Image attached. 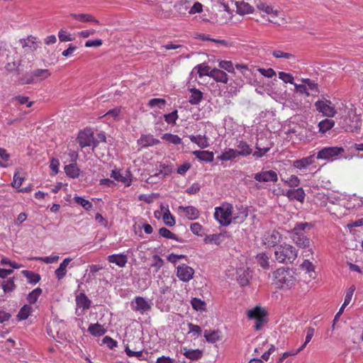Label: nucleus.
<instances>
[{
    "label": "nucleus",
    "mask_w": 363,
    "mask_h": 363,
    "mask_svg": "<svg viewBox=\"0 0 363 363\" xmlns=\"http://www.w3.org/2000/svg\"><path fill=\"white\" fill-rule=\"evenodd\" d=\"M162 139L174 145H178L182 143V139L177 135L171 133H165L162 135Z\"/></svg>",
    "instance_id": "79ce46f5"
},
{
    "label": "nucleus",
    "mask_w": 363,
    "mask_h": 363,
    "mask_svg": "<svg viewBox=\"0 0 363 363\" xmlns=\"http://www.w3.org/2000/svg\"><path fill=\"white\" fill-rule=\"evenodd\" d=\"M227 237L228 234L226 232L207 235L204 238L203 241L206 244L218 245L222 243Z\"/></svg>",
    "instance_id": "4468645a"
},
{
    "label": "nucleus",
    "mask_w": 363,
    "mask_h": 363,
    "mask_svg": "<svg viewBox=\"0 0 363 363\" xmlns=\"http://www.w3.org/2000/svg\"><path fill=\"white\" fill-rule=\"evenodd\" d=\"M355 289H356L355 286L354 285H352L347 290V292H346V294L345 296L344 303L342 305V306L345 308L347 305H349V303H350V301L352 300V297L353 296V294H354Z\"/></svg>",
    "instance_id": "8fccbe9b"
},
{
    "label": "nucleus",
    "mask_w": 363,
    "mask_h": 363,
    "mask_svg": "<svg viewBox=\"0 0 363 363\" xmlns=\"http://www.w3.org/2000/svg\"><path fill=\"white\" fill-rule=\"evenodd\" d=\"M220 331L218 330H204V337L206 341L209 343H216V342L220 340Z\"/></svg>",
    "instance_id": "6ab92c4d"
},
{
    "label": "nucleus",
    "mask_w": 363,
    "mask_h": 363,
    "mask_svg": "<svg viewBox=\"0 0 363 363\" xmlns=\"http://www.w3.org/2000/svg\"><path fill=\"white\" fill-rule=\"evenodd\" d=\"M1 286L5 292L12 291L16 287L13 279H9V280L4 281Z\"/></svg>",
    "instance_id": "6e6d98bb"
},
{
    "label": "nucleus",
    "mask_w": 363,
    "mask_h": 363,
    "mask_svg": "<svg viewBox=\"0 0 363 363\" xmlns=\"http://www.w3.org/2000/svg\"><path fill=\"white\" fill-rule=\"evenodd\" d=\"M274 257L279 263H292L297 257V251L294 246L284 243L276 248Z\"/></svg>",
    "instance_id": "7ed1b4c3"
},
{
    "label": "nucleus",
    "mask_w": 363,
    "mask_h": 363,
    "mask_svg": "<svg viewBox=\"0 0 363 363\" xmlns=\"http://www.w3.org/2000/svg\"><path fill=\"white\" fill-rule=\"evenodd\" d=\"M190 91L191 95L189 97V103L192 105L199 104L203 99V93L196 89H191Z\"/></svg>",
    "instance_id": "2f4dec72"
},
{
    "label": "nucleus",
    "mask_w": 363,
    "mask_h": 363,
    "mask_svg": "<svg viewBox=\"0 0 363 363\" xmlns=\"http://www.w3.org/2000/svg\"><path fill=\"white\" fill-rule=\"evenodd\" d=\"M253 178L259 182H276L278 180V175L275 171H262L254 174Z\"/></svg>",
    "instance_id": "1a4fd4ad"
},
{
    "label": "nucleus",
    "mask_w": 363,
    "mask_h": 363,
    "mask_svg": "<svg viewBox=\"0 0 363 363\" xmlns=\"http://www.w3.org/2000/svg\"><path fill=\"white\" fill-rule=\"evenodd\" d=\"M194 274V269L184 264L177 267V275L183 281H190L193 278Z\"/></svg>",
    "instance_id": "9d476101"
},
{
    "label": "nucleus",
    "mask_w": 363,
    "mask_h": 363,
    "mask_svg": "<svg viewBox=\"0 0 363 363\" xmlns=\"http://www.w3.org/2000/svg\"><path fill=\"white\" fill-rule=\"evenodd\" d=\"M279 78L281 79L284 83H289L291 84H294V77L289 74L284 72H279Z\"/></svg>",
    "instance_id": "864d4df0"
},
{
    "label": "nucleus",
    "mask_w": 363,
    "mask_h": 363,
    "mask_svg": "<svg viewBox=\"0 0 363 363\" xmlns=\"http://www.w3.org/2000/svg\"><path fill=\"white\" fill-rule=\"evenodd\" d=\"M74 200L77 204L82 206L86 211H89L93 207L92 203L89 201L86 200L81 196H75Z\"/></svg>",
    "instance_id": "de8ad7c7"
},
{
    "label": "nucleus",
    "mask_w": 363,
    "mask_h": 363,
    "mask_svg": "<svg viewBox=\"0 0 363 363\" xmlns=\"http://www.w3.org/2000/svg\"><path fill=\"white\" fill-rule=\"evenodd\" d=\"M125 352L126 354L129 357H136L138 359L142 360L144 359L145 357H143V352L140 350H130L128 345L125 346Z\"/></svg>",
    "instance_id": "a18cd8bd"
},
{
    "label": "nucleus",
    "mask_w": 363,
    "mask_h": 363,
    "mask_svg": "<svg viewBox=\"0 0 363 363\" xmlns=\"http://www.w3.org/2000/svg\"><path fill=\"white\" fill-rule=\"evenodd\" d=\"M236 147L238 156L247 157L252 153V150L245 141H240Z\"/></svg>",
    "instance_id": "4be33fe9"
},
{
    "label": "nucleus",
    "mask_w": 363,
    "mask_h": 363,
    "mask_svg": "<svg viewBox=\"0 0 363 363\" xmlns=\"http://www.w3.org/2000/svg\"><path fill=\"white\" fill-rule=\"evenodd\" d=\"M41 294H42V289L40 288H36L34 290H33L28 295L27 300H28V303L30 304L35 303L37 301L38 297L41 295Z\"/></svg>",
    "instance_id": "37998d69"
},
{
    "label": "nucleus",
    "mask_w": 363,
    "mask_h": 363,
    "mask_svg": "<svg viewBox=\"0 0 363 363\" xmlns=\"http://www.w3.org/2000/svg\"><path fill=\"white\" fill-rule=\"evenodd\" d=\"M272 55L276 58H286L288 60H294L295 56L289 52H284L281 50H274L272 52Z\"/></svg>",
    "instance_id": "3c124183"
},
{
    "label": "nucleus",
    "mask_w": 363,
    "mask_h": 363,
    "mask_svg": "<svg viewBox=\"0 0 363 363\" xmlns=\"http://www.w3.org/2000/svg\"><path fill=\"white\" fill-rule=\"evenodd\" d=\"M161 210H165L163 215V221L168 226H174L175 225V220L173 216L170 213L168 208H165L162 205L161 206Z\"/></svg>",
    "instance_id": "f704fd0d"
},
{
    "label": "nucleus",
    "mask_w": 363,
    "mask_h": 363,
    "mask_svg": "<svg viewBox=\"0 0 363 363\" xmlns=\"http://www.w3.org/2000/svg\"><path fill=\"white\" fill-rule=\"evenodd\" d=\"M209 77H213L216 82L225 84L228 81L227 74L224 71L216 68L211 70Z\"/></svg>",
    "instance_id": "f3484780"
},
{
    "label": "nucleus",
    "mask_w": 363,
    "mask_h": 363,
    "mask_svg": "<svg viewBox=\"0 0 363 363\" xmlns=\"http://www.w3.org/2000/svg\"><path fill=\"white\" fill-rule=\"evenodd\" d=\"M66 174L72 178H77L79 175L80 170L76 164H70L65 167Z\"/></svg>",
    "instance_id": "473e14b6"
},
{
    "label": "nucleus",
    "mask_w": 363,
    "mask_h": 363,
    "mask_svg": "<svg viewBox=\"0 0 363 363\" xmlns=\"http://www.w3.org/2000/svg\"><path fill=\"white\" fill-rule=\"evenodd\" d=\"M284 195L291 201L296 200L303 203L305 199L306 194L302 188L291 189L286 191Z\"/></svg>",
    "instance_id": "ddd939ff"
},
{
    "label": "nucleus",
    "mask_w": 363,
    "mask_h": 363,
    "mask_svg": "<svg viewBox=\"0 0 363 363\" xmlns=\"http://www.w3.org/2000/svg\"><path fill=\"white\" fill-rule=\"evenodd\" d=\"M284 182L290 187H297L300 184V179L296 175H291L287 180H285Z\"/></svg>",
    "instance_id": "bf43d9fd"
},
{
    "label": "nucleus",
    "mask_w": 363,
    "mask_h": 363,
    "mask_svg": "<svg viewBox=\"0 0 363 363\" xmlns=\"http://www.w3.org/2000/svg\"><path fill=\"white\" fill-rule=\"evenodd\" d=\"M237 12L240 14L252 13L254 11L253 7L245 1H237L235 3Z\"/></svg>",
    "instance_id": "c85d7f7f"
},
{
    "label": "nucleus",
    "mask_w": 363,
    "mask_h": 363,
    "mask_svg": "<svg viewBox=\"0 0 363 363\" xmlns=\"http://www.w3.org/2000/svg\"><path fill=\"white\" fill-rule=\"evenodd\" d=\"M70 16L81 22H94L99 23V21L94 16L89 13H71Z\"/></svg>",
    "instance_id": "7c9ffc66"
},
{
    "label": "nucleus",
    "mask_w": 363,
    "mask_h": 363,
    "mask_svg": "<svg viewBox=\"0 0 363 363\" xmlns=\"http://www.w3.org/2000/svg\"><path fill=\"white\" fill-rule=\"evenodd\" d=\"M301 82H303V84L311 91L318 92V86L317 83H315L310 79H301Z\"/></svg>",
    "instance_id": "4d7b16f0"
},
{
    "label": "nucleus",
    "mask_w": 363,
    "mask_h": 363,
    "mask_svg": "<svg viewBox=\"0 0 363 363\" xmlns=\"http://www.w3.org/2000/svg\"><path fill=\"white\" fill-rule=\"evenodd\" d=\"M135 303L136 306L134 308V310L136 311H139L140 313H144L150 309V304L141 296H137L135 298Z\"/></svg>",
    "instance_id": "2eb2a0df"
},
{
    "label": "nucleus",
    "mask_w": 363,
    "mask_h": 363,
    "mask_svg": "<svg viewBox=\"0 0 363 363\" xmlns=\"http://www.w3.org/2000/svg\"><path fill=\"white\" fill-rule=\"evenodd\" d=\"M257 260L259 264L264 269H269V257L265 253L257 255Z\"/></svg>",
    "instance_id": "49530a36"
},
{
    "label": "nucleus",
    "mask_w": 363,
    "mask_h": 363,
    "mask_svg": "<svg viewBox=\"0 0 363 363\" xmlns=\"http://www.w3.org/2000/svg\"><path fill=\"white\" fill-rule=\"evenodd\" d=\"M32 75L35 79L39 78V81H42L49 77L50 76V72L47 69H38L32 72Z\"/></svg>",
    "instance_id": "ea45409f"
},
{
    "label": "nucleus",
    "mask_w": 363,
    "mask_h": 363,
    "mask_svg": "<svg viewBox=\"0 0 363 363\" xmlns=\"http://www.w3.org/2000/svg\"><path fill=\"white\" fill-rule=\"evenodd\" d=\"M30 259L40 260L46 264H50V263H54V262H56L57 261H58L59 256L55 255V256H50V257H35L30 258Z\"/></svg>",
    "instance_id": "603ef678"
},
{
    "label": "nucleus",
    "mask_w": 363,
    "mask_h": 363,
    "mask_svg": "<svg viewBox=\"0 0 363 363\" xmlns=\"http://www.w3.org/2000/svg\"><path fill=\"white\" fill-rule=\"evenodd\" d=\"M88 331L94 336H101L106 333V330L99 324H91Z\"/></svg>",
    "instance_id": "c9c22d12"
},
{
    "label": "nucleus",
    "mask_w": 363,
    "mask_h": 363,
    "mask_svg": "<svg viewBox=\"0 0 363 363\" xmlns=\"http://www.w3.org/2000/svg\"><path fill=\"white\" fill-rule=\"evenodd\" d=\"M22 274L26 277L28 281L30 284H35L40 280V275L33 272L23 270L22 271Z\"/></svg>",
    "instance_id": "58836bf2"
},
{
    "label": "nucleus",
    "mask_w": 363,
    "mask_h": 363,
    "mask_svg": "<svg viewBox=\"0 0 363 363\" xmlns=\"http://www.w3.org/2000/svg\"><path fill=\"white\" fill-rule=\"evenodd\" d=\"M258 71L262 75L267 78H272L277 75L276 72L272 68H259L258 69Z\"/></svg>",
    "instance_id": "680f3d73"
},
{
    "label": "nucleus",
    "mask_w": 363,
    "mask_h": 363,
    "mask_svg": "<svg viewBox=\"0 0 363 363\" xmlns=\"http://www.w3.org/2000/svg\"><path fill=\"white\" fill-rule=\"evenodd\" d=\"M354 123L353 125H350L346 128V130L349 132H354L356 130H358L360 128L361 123L359 121V118L357 116H353V121Z\"/></svg>",
    "instance_id": "052dcab7"
},
{
    "label": "nucleus",
    "mask_w": 363,
    "mask_h": 363,
    "mask_svg": "<svg viewBox=\"0 0 363 363\" xmlns=\"http://www.w3.org/2000/svg\"><path fill=\"white\" fill-rule=\"evenodd\" d=\"M233 208V205L229 203L217 207L214 213L215 218L222 225H228L231 223Z\"/></svg>",
    "instance_id": "20e7f679"
},
{
    "label": "nucleus",
    "mask_w": 363,
    "mask_h": 363,
    "mask_svg": "<svg viewBox=\"0 0 363 363\" xmlns=\"http://www.w3.org/2000/svg\"><path fill=\"white\" fill-rule=\"evenodd\" d=\"M238 157V155L236 150L229 148L227 150H225V152H223L221 154V155L219 156L218 158L220 159V160L228 161V160H233Z\"/></svg>",
    "instance_id": "72a5a7b5"
},
{
    "label": "nucleus",
    "mask_w": 363,
    "mask_h": 363,
    "mask_svg": "<svg viewBox=\"0 0 363 363\" xmlns=\"http://www.w3.org/2000/svg\"><path fill=\"white\" fill-rule=\"evenodd\" d=\"M108 260L111 263H114L120 267H123L127 263V257L124 255H112L108 257Z\"/></svg>",
    "instance_id": "393cba45"
},
{
    "label": "nucleus",
    "mask_w": 363,
    "mask_h": 363,
    "mask_svg": "<svg viewBox=\"0 0 363 363\" xmlns=\"http://www.w3.org/2000/svg\"><path fill=\"white\" fill-rule=\"evenodd\" d=\"M335 125V121L330 119H325L318 123L319 131L325 133L330 130Z\"/></svg>",
    "instance_id": "4c0bfd02"
},
{
    "label": "nucleus",
    "mask_w": 363,
    "mask_h": 363,
    "mask_svg": "<svg viewBox=\"0 0 363 363\" xmlns=\"http://www.w3.org/2000/svg\"><path fill=\"white\" fill-rule=\"evenodd\" d=\"M219 67L228 72H233L234 67L231 61H221L219 63Z\"/></svg>",
    "instance_id": "0e129e2a"
},
{
    "label": "nucleus",
    "mask_w": 363,
    "mask_h": 363,
    "mask_svg": "<svg viewBox=\"0 0 363 363\" xmlns=\"http://www.w3.org/2000/svg\"><path fill=\"white\" fill-rule=\"evenodd\" d=\"M159 233L163 238L175 240L177 241H181V240L175 234L172 233L169 230H168L166 228H161L159 230Z\"/></svg>",
    "instance_id": "c03bdc74"
},
{
    "label": "nucleus",
    "mask_w": 363,
    "mask_h": 363,
    "mask_svg": "<svg viewBox=\"0 0 363 363\" xmlns=\"http://www.w3.org/2000/svg\"><path fill=\"white\" fill-rule=\"evenodd\" d=\"M165 104H166V101L164 99H157V98L152 99L148 102V105L152 108L155 107V106H158L159 108H161Z\"/></svg>",
    "instance_id": "13d9d810"
},
{
    "label": "nucleus",
    "mask_w": 363,
    "mask_h": 363,
    "mask_svg": "<svg viewBox=\"0 0 363 363\" xmlns=\"http://www.w3.org/2000/svg\"><path fill=\"white\" fill-rule=\"evenodd\" d=\"M313 163V155L303 157L301 160H295L293 162V166L295 168L302 169H306L308 166Z\"/></svg>",
    "instance_id": "5701e85b"
},
{
    "label": "nucleus",
    "mask_w": 363,
    "mask_h": 363,
    "mask_svg": "<svg viewBox=\"0 0 363 363\" xmlns=\"http://www.w3.org/2000/svg\"><path fill=\"white\" fill-rule=\"evenodd\" d=\"M9 155L7 153L6 150L4 148L0 147V157L2 159V162L0 161V167H6V162L9 160Z\"/></svg>",
    "instance_id": "69168bd1"
},
{
    "label": "nucleus",
    "mask_w": 363,
    "mask_h": 363,
    "mask_svg": "<svg viewBox=\"0 0 363 363\" xmlns=\"http://www.w3.org/2000/svg\"><path fill=\"white\" fill-rule=\"evenodd\" d=\"M237 274L239 284L242 286L247 285L251 278L250 272L248 270L239 269L237 271Z\"/></svg>",
    "instance_id": "b1692460"
},
{
    "label": "nucleus",
    "mask_w": 363,
    "mask_h": 363,
    "mask_svg": "<svg viewBox=\"0 0 363 363\" xmlns=\"http://www.w3.org/2000/svg\"><path fill=\"white\" fill-rule=\"evenodd\" d=\"M191 306L196 311H205L206 309V303L204 301H201L200 298H194L191 301Z\"/></svg>",
    "instance_id": "09e8293b"
},
{
    "label": "nucleus",
    "mask_w": 363,
    "mask_h": 363,
    "mask_svg": "<svg viewBox=\"0 0 363 363\" xmlns=\"http://www.w3.org/2000/svg\"><path fill=\"white\" fill-rule=\"evenodd\" d=\"M93 132L91 129H84L80 131L77 138L78 143L82 147L91 146Z\"/></svg>",
    "instance_id": "f8f14e48"
},
{
    "label": "nucleus",
    "mask_w": 363,
    "mask_h": 363,
    "mask_svg": "<svg viewBox=\"0 0 363 363\" xmlns=\"http://www.w3.org/2000/svg\"><path fill=\"white\" fill-rule=\"evenodd\" d=\"M247 315L250 319L256 320L255 328L256 330L262 329L263 325L267 323V313L264 308L260 306H256L254 308L248 310Z\"/></svg>",
    "instance_id": "39448f33"
},
{
    "label": "nucleus",
    "mask_w": 363,
    "mask_h": 363,
    "mask_svg": "<svg viewBox=\"0 0 363 363\" xmlns=\"http://www.w3.org/2000/svg\"><path fill=\"white\" fill-rule=\"evenodd\" d=\"M35 40V37L30 35L26 39H21L20 41L23 48H28L29 51H34L38 48Z\"/></svg>",
    "instance_id": "412c9836"
},
{
    "label": "nucleus",
    "mask_w": 363,
    "mask_h": 363,
    "mask_svg": "<svg viewBox=\"0 0 363 363\" xmlns=\"http://www.w3.org/2000/svg\"><path fill=\"white\" fill-rule=\"evenodd\" d=\"M193 155L201 161L212 162L213 160V153L212 152L195 150L193 152Z\"/></svg>",
    "instance_id": "bb28decb"
},
{
    "label": "nucleus",
    "mask_w": 363,
    "mask_h": 363,
    "mask_svg": "<svg viewBox=\"0 0 363 363\" xmlns=\"http://www.w3.org/2000/svg\"><path fill=\"white\" fill-rule=\"evenodd\" d=\"M77 306L79 308H82L84 310L89 308L91 306V301L84 294L81 293L76 297Z\"/></svg>",
    "instance_id": "cd10ccee"
},
{
    "label": "nucleus",
    "mask_w": 363,
    "mask_h": 363,
    "mask_svg": "<svg viewBox=\"0 0 363 363\" xmlns=\"http://www.w3.org/2000/svg\"><path fill=\"white\" fill-rule=\"evenodd\" d=\"M313 225L310 223H296L294 228L289 231L290 238L293 242L299 247L308 249V252L312 254V250L310 248L311 240L305 235L303 232L311 230Z\"/></svg>",
    "instance_id": "f257e3e1"
},
{
    "label": "nucleus",
    "mask_w": 363,
    "mask_h": 363,
    "mask_svg": "<svg viewBox=\"0 0 363 363\" xmlns=\"http://www.w3.org/2000/svg\"><path fill=\"white\" fill-rule=\"evenodd\" d=\"M273 284L280 289H290L296 282L295 273L289 268H279L273 273Z\"/></svg>",
    "instance_id": "f03ea898"
},
{
    "label": "nucleus",
    "mask_w": 363,
    "mask_h": 363,
    "mask_svg": "<svg viewBox=\"0 0 363 363\" xmlns=\"http://www.w3.org/2000/svg\"><path fill=\"white\" fill-rule=\"evenodd\" d=\"M72 261V258H65L63 262L60 264L59 267L55 270V276L58 280L62 279L67 274V267Z\"/></svg>",
    "instance_id": "aec40b11"
},
{
    "label": "nucleus",
    "mask_w": 363,
    "mask_h": 363,
    "mask_svg": "<svg viewBox=\"0 0 363 363\" xmlns=\"http://www.w3.org/2000/svg\"><path fill=\"white\" fill-rule=\"evenodd\" d=\"M281 235L276 230L267 232L264 236V243L269 247H274L281 240Z\"/></svg>",
    "instance_id": "9b49d317"
},
{
    "label": "nucleus",
    "mask_w": 363,
    "mask_h": 363,
    "mask_svg": "<svg viewBox=\"0 0 363 363\" xmlns=\"http://www.w3.org/2000/svg\"><path fill=\"white\" fill-rule=\"evenodd\" d=\"M210 72H211L210 67H208L204 64H201V65H198V73L200 77H202L204 75L209 76Z\"/></svg>",
    "instance_id": "e2e57ef3"
},
{
    "label": "nucleus",
    "mask_w": 363,
    "mask_h": 363,
    "mask_svg": "<svg viewBox=\"0 0 363 363\" xmlns=\"http://www.w3.org/2000/svg\"><path fill=\"white\" fill-rule=\"evenodd\" d=\"M33 311L30 305H24L18 312L17 318L19 320H23L28 318Z\"/></svg>",
    "instance_id": "e433bc0d"
},
{
    "label": "nucleus",
    "mask_w": 363,
    "mask_h": 363,
    "mask_svg": "<svg viewBox=\"0 0 363 363\" xmlns=\"http://www.w3.org/2000/svg\"><path fill=\"white\" fill-rule=\"evenodd\" d=\"M24 178L22 177H20L18 175V173L16 172L13 176V182H12V186L13 188L19 189L20 186L22 184V182L23 181Z\"/></svg>",
    "instance_id": "774afa93"
},
{
    "label": "nucleus",
    "mask_w": 363,
    "mask_h": 363,
    "mask_svg": "<svg viewBox=\"0 0 363 363\" xmlns=\"http://www.w3.org/2000/svg\"><path fill=\"white\" fill-rule=\"evenodd\" d=\"M315 106L318 111L322 113L323 116L327 117H333L337 112L335 107L331 106L330 101H317L315 103Z\"/></svg>",
    "instance_id": "6e6552de"
},
{
    "label": "nucleus",
    "mask_w": 363,
    "mask_h": 363,
    "mask_svg": "<svg viewBox=\"0 0 363 363\" xmlns=\"http://www.w3.org/2000/svg\"><path fill=\"white\" fill-rule=\"evenodd\" d=\"M345 152L342 147H326L318 152L316 157L318 160H334Z\"/></svg>",
    "instance_id": "423d86ee"
},
{
    "label": "nucleus",
    "mask_w": 363,
    "mask_h": 363,
    "mask_svg": "<svg viewBox=\"0 0 363 363\" xmlns=\"http://www.w3.org/2000/svg\"><path fill=\"white\" fill-rule=\"evenodd\" d=\"M111 177H113L117 182L125 184L127 186H129L130 184V181L125 176H123V174L119 171L113 170L111 173Z\"/></svg>",
    "instance_id": "a19ab883"
},
{
    "label": "nucleus",
    "mask_w": 363,
    "mask_h": 363,
    "mask_svg": "<svg viewBox=\"0 0 363 363\" xmlns=\"http://www.w3.org/2000/svg\"><path fill=\"white\" fill-rule=\"evenodd\" d=\"M294 85L295 87L296 92L301 94H306V96L310 95V94L308 91V88L304 84H294Z\"/></svg>",
    "instance_id": "338daca9"
},
{
    "label": "nucleus",
    "mask_w": 363,
    "mask_h": 363,
    "mask_svg": "<svg viewBox=\"0 0 363 363\" xmlns=\"http://www.w3.org/2000/svg\"><path fill=\"white\" fill-rule=\"evenodd\" d=\"M189 139L191 142L196 143L201 149L206 148L209 145L208 138L206 135H190Z\"/></svg>",
    "instance_id": "a878e982"
},
{
    "label": "nucleus",
    "mask_w": 363,
    "mask_h": 363,
    "mask_svg": "<svg viewBox=\"0 0 363 363\" xmlns=\"http://www.w3.org/2000/svg\"><path fill=\"white\" fill-rule=\"evenodd\" d=\"M164 121L169 124H175L178 118L177 111H174L164 116Z\"/></svg>",
    "instance_id": "5fc2aeb1"
},
{
    "label": "nucleus",
    "mask_w": 363,
    "mask_h": 363,
    "mask_svg": "<svg viewBox=\"0 0 363 363\" xmlns=\"http://www.w3.org/2000/svg\"><path fill=\"white\" fill-rule=\"evenodd\" d=\"M179 211L184 213L185 216L189 220H195L199 216V211L194 206H180L178 208Z\"/></svg>",
    "instance_id": "dca6fc26"
},
{
    "label": "nucleus",
    "mask_w": 363,
    "mask_h": 363,
    "mask_svg": "<svg viewBox=\"0 0 363 363\" xmlns=\"http://www.w3.org/2000/svg\"><path fill=\"white\" fill-rule=\"evenodd\" d=\"M257 9L267 14H269L270 17L269 18V21L271 23L281 25L285 23V20L283 17L279 16L281 12L278 10H274L271 6L264 4L260 3L257 5Z\"/></svg>",
    "instance_id": "0eeeda50"
},
{
    "label": "nucleus",
    "mask_w": 363,
    "mask_h": 363,
    "mask_svg": "<svg viewBox=\"0 0 363 363\" xmlns=\"http://www.w3.org/2000/svg\"><path fill=\"white\" fill-rule=\"evenodd\" d=\"M138 143L143 147H146L148 146H152L154 145L158 144L160 143V140L155 138L151 135H143L138 140Z\"/></svg>",
    "instance_id": "a211bd4d"
},
{
    "label": "nucleus",
    "mask_w": 363,
    "mask_h": 363,
    "mask_svg": "<svg viewBox=\"0 0 363 363\" xmlns=\"http://www.w3.org/2000/svg\"><path fill=\"white\" fill-rule=\"evenodd\" d=\"M183 354L188 359L191 360H197L202 357V351L200 350H191L184 347L183 349Z\"/></svg>",
    "instance_id": "c756f323"
}]
</instances>
